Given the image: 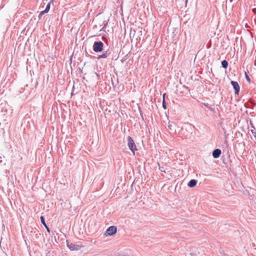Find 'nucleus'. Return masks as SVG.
<instances>
[{"instance_id": "nucleus-1", "label": "nucleus", "mask_w": 256, "mask_h": 256, "mask_svg": "<svg viewBox=\"0 0 256 256\" xmlns=\"http://www.w3.org/2000/svg\"><path fill=\"white\" fill-rule=\"evenodd\" d=\"M92 50L96 53L102 52L104 50V43L100 40L95 41L92 45Z\"/></svg>"}, {"instance_id": "nucleus-2", "label": "nucleus", "mask_w": 256, "mask_h": 256, "mask_svg": "<svg viewBox=\"0 0 256 256\" xmlns=\"http://www.w3.org/2000/svg\"><path fill=\"white\" fill-rule=\"evenodd\" d=\"M66 242L67 246L70 250H78L83 247L82 244H72L68 240H66Z\"/></svg>"}, {"instance_id": "nucleus-3", "label": "nucleus", "mask_w": 256, "mask_h": 256, "mask_svg": "<svg viewBox=\"0 0 256 256\" xmlns=\"http://www.w3.org/2000/svg\"><path fill=\"white\" fill-rule=\"evenodd\" d=\"M128 146L129 149L134 154V152L138 150L134 140L131 136H128Z\"/></svg>"}, {"instance_id": "nucleus-4", "label": "nucleus", "mask_w": 256, "mask_h": 256, "mask_svg": "<svg viewBox=\"0 0 256 256\" xmlns=\"http://www.w3.org/2000/svg\"><path fill=\"white\" fill-rule=\"evenodd\" d=\"M112 49L108 48L106 50H104L102 52V54H100L96 58L98 60H100L102 58H108L112 54Z\"/></svg>"}, {"instance_id": "nucleus-5", "label": "nucleus", "mask_w": 256, "mask_h": 256, "mask_svg": "<svg viewBox=\"0 0 256 256\" xmlns=\"http://www.w3.org/2000/svg\"><path fill=\"white\" fill-rule=\"evenodd\" d=\"M117 232V228L116 226H109L105 232V236H112L114 235Z\"/></svg>"}, {"instance_id": "nucleus-6", "label": "nucleus", "mask_w": 256, "mask_h": 256, "mask_svg": "<svg viewBox=\"0 0 256 256\" xmlns=\"http://www.w3.org/2000/svg\"><path fill=\"white\" fill-rule=\"evenodd\" d=\"M230 84L233 87L235 94H238L240 91V86L238 82L236 81L231 80Z\"/></svg>"}, {"instance_id": "nucleus-7", "label": "nucleus", "mask_w": 256, "mask_h": 256, "mask_svg": "<svg viewBox=\"0 0 256 256\" xmlns=\"http://www.w3.org/2000/svg\"><path fill=\"white\" fill-rule=\"evenodd\" d=\"M222 154V151L219 148L214 149L212 152V156L214 158H218Z\"/></svg>"}, {"instance_id": "nucleus-8", "label": "nucleus", "mask_w": 256, "mask_h": 256, "mask_svg": "<svg viewBox=\"0 0 256 256\" xmlns=\"http://www.w3.org/2000/svg\"><path fill=\"white\" fill-rule=\"evenodd\" d=\"M40 222H41L44 224V227L46 228V231L48 232V233H50V230L49 228V227L47 226V224H46V222H45V218H44V216H40Z\"/></svg>"}, {"instance_id": "nucleus-9", "label": "nucleus", "mask_w": 256, "mask_h": 256, "mask_svg": "<svg viewBox=\"0 0 256 256\" xmlns=\"http://www.w3.org/2000/svg\"><path fill=\"white\" fill-rule=\"evenodd\" d=\"M197 182H198L197 180H194V179H192L188 183V186L189 188H194V186H195L196 185Z\"/></svg>"}, {"instance_id": "nucleus-10", "label": "nucleus", "mask_w": 256, "mask_h": 256, "mask_svg": "<svg viewBox=\"0 0 256 256\" xmlns=\"http://www.w3.org/2000/svg\"><path fill=\"white\" fill-rule=\"evenodd\" d=\"M250 125L252 128V129L250 130V132L253 134L254 136V137L255 139L256 140V132L254 131L255 127L254 126L252 122H250Z\"/></svg>"}, {"instance_id": "nucleus-11", "label": "nucleus", "mask_w": 256, "mask_h": 256, "mask_svg": "<svg viewBox=\"0 0 256 256\" xmlns=\"http://www.w3.org/2000/svg\"><path fill=\"white\" fill-rule=\"evenodd\" d=\"M54 0H50V2L47 4L45 8L46 12H49L50 8V5L54 2Z\"/></svg>"}, {"instance_id": "nucleus-12", "label": "nucleus", "mask_w": 256, "mask_h": 256, "mask_svg": "<svg viewBox=\"0 0 256 256\" xmlns=\"http://www.w3.org/2000/svg\"><path fill=\"white\" fill-rule=\"evenodd\" d=\"M228 63L227 60H224L222 62V66L223 68L226 69L228 68Z\"/></svg>"}, {"instance_id": "nucleus-13", "label": "nucleus", "mask_w": 256, "mask_h": 256, "mask_svg": "<svg viewBox=\"0 0 256 256\" xmlns=\"http://www.w3.org/2000/svg\"><path fill=\"white\" fill-rule=\"evenodd\" d=\"M244 76L246 81L250 84L251 82V80L247 72H245Z\"/></svg>"}, {"instance_id": "nucleus-14", "label": "nucleus", "mask_w": 256, "mask_h": 256, "mask_svg": "<svg viewBox=\"0 0 256 256\" xmlns=\"http://www.w3.org/2000/svg\"><path fill=\"white\" fill-rule=\"evenodd\" d=\"M168 128L169 130L173 131H175V130H174V126H172V124L170 122H169L168 124Z\"/></svg>"}, {"instance_id": "nucleus-15", "label": "nucleus", "mask_w": 256, "mask_h": 256, "mask_svg": "<svg viewBox=\"0 0 256 256\" xmlns=\"http://www.w3.org/2000/svg\"><path fill=\"white\" fill-rule=\"evenodd\" d=\"M162 108H164V110L166 109V102L165 100V98H164V100H162Z\"/></svg>"}, {"instance_id": "nucleus-16", "label": "nucleus", "mask_w": 256, "mask_h": 256, "mask_svg": "<svg viewBox=\"0 0 256 256\" xmlns=\"http://www.w3.org/2000/svg\"><path fill=\"white\" fill-rule=\"evenodd\" d=\"M159 170L162 172H166V168L164 166H159Z\"/></svg>"}, {"instance_id": "nucleus-17", "label": "nucleus", "mask_w": 256, "mask_h": 256, "mask_svg": "<svg viewBox=\"0 0 256 256\" xmlns=\"http://www.w3.org/2000/svg\"><path fill=\"white\" fill-rule=\"evenodd\" d=\"M138 110H139V112L140 113L141 117L144 120L143 115H142V110L140 106H138Z\"/></svg>"}, {"instance_id": "nucleus-18", "label": "nucleus", "mask_w": 256, "mask_h": 256, "mask_svg": "<svg viewBox=\"0 0 256 256\" xmlns=\"http://www.w3.org/2000/svg\"><path fill=\"white\" fill-rule=\"evenodd\" d=\"M212 112L214 113L216 112L214 108L210 106L208 108Z\"/></svg>"}, {"instance_id": "nucleus-19", "label": "nucleus", "mask_w": 256, "mask_h": 256, "mask_svg": "<svg viewBox=\"0 0 256 256\" xmlns=\"http://www.w3.org/2000/svg\"><path fill=\"white\" fill-rule=\"evenodd\" d=\"M203 105H204L205 107H206V108H209L210 107V106H209V104H207V103H204V104H203Z\"/></svg>"}, {"instance_id": "nucleus-20", "label": "nucleus", "mask_w": 256, "mask_h": 256, "mask_svg": "<svg viewBox=\"0 0 256 256\" xmlns=\"http://www.w3.org/2000/svg\"><path fill=\"white\" fill-rule=\"evenodd\" d=\"M46 13H48V12H46V10H44L42 11V12H40V14L42 15V16H43L44 14H46Z\"/></svg>"}, {"instance_id": "nucleus-21", "label": "nucleus", "mask_w": 256, "mask_h": 256, "mask_svg": "<svg viewBox=\"0 0 256 256\" xmlns=\"http://www.w3.org/2000/svg\"><path fill=\"white\" fill-rule=\"evenodd\" d=\"M96 77L98 78V80H100V74H98L97 72L96 73Z\"/></svg>"}, {"instance_id": "nucleus-22", "label": "nucleus", "mask_w": 256, "mask_h": 256, "mask_svg": "<svg viewBox=\"0 0 256 256\" xmlns=\"http://www.w3.org/2000/svg\"><path fill=\"white\" fill-rule=\"evenodd\" d=\"M128 58V56H125L122 59V62L126 60Z\"/></svg>"}, {"instance_id": "nucleus-23", "label": "nucleus", "mask_w": 256, "mask_h": 256, "mask_svg": "<svg viewBox=\"0 0 256 256\" xmlns=\"http://www.w3.org/2000/svg\"><path fill=\"white\" fill-rule=\"evenodd\" d=\"M252 10L254 14H256V8H252Z\"/></svg>"}, {"instance_id": "nucleus-24", "label": "nucleus", "mask_w": 256, "mask_h": 256, "mask_svg": "<svg viewBox=\"0 0 256 256\" xmlns=\"http://www.w3.org/2000/svg\"><path fill=\"white\" fill-rule=\"evenodd\" d=\"M42 14L40 13V14H38V18L39 20H40V19L42 18Z\"/></svg>"}, {"instance_id": "nucleus-25", "label": "nucleus", "mask_w": 256, "mask_h": 256, "mask_svg": "<svg viewBox=\"0 0 256 256\" xmlns=\"http://www.w3.org/2000/svg\"><path fill=\"white\" fill-rule=\"evenodd\" d=\"M184 88H186V90H188V91L190 90L189 89V88L188 87V86H183Z\"/></svg>"}, {"instance_id": "nucleus-26", "label": "nucleus", "mask_w": 256, "mask_h": 256, "mask_svg": "<svg viewBox=\"0 0 256 256\" xmlns=\"http://www.w3.org/2000/svg\"><path fill=\"white\" fill-rule=\"evenodd\" d=\"M250 102L252 104V105H253V106H254V105H255V104H255L254 102H252V100H250Z\"/></svg>"}, {"instance_id": "nucleus-27", "label": "nucleus", "mask_w": 256, "mask_h": 256, "mask_svg": "<svg viewBox=\"0 0 256 256\" xmlns=\"http://www.w3.org/2000/svg\"><path fill=\"white\" fill-rule=\"evenodd\" d=\"M107 26V23H106L104 24V28H106Z\"/></svg>"}, {"instance_id": "nucleus-28", "label": "nucleus", "mask_w": 256, "mask_h": 256, "mask_svg": "<svg viewBox=\"0 0 256 256\" xmlns=\"http://www.w3.org/2000/svg\"><path fill=\"white\" fill-rule=\"evenodd\" d=\"M166 95V93L163 94V96H162L163 98H164Z\"/></svg>"}, {"instance_id": "nucleus-29", "label": "nucleus", "mask_w": 256, "mask_h": 256, "mask_svg": "<svg viewBox=\"0 0 256 256\" xmlns=\"http://www.w3.org/2000/svg\"><path fill=\"white\" fill-rule=\"evenodd\" d=\"M233 0H229L230 2H232Z\"/></svg>"}]
</instances>
